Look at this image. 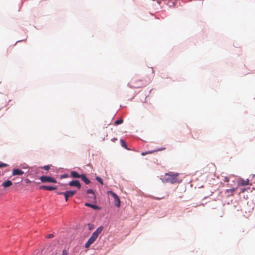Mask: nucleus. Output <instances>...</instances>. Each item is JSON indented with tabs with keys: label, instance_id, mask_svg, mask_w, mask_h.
Returning a JSON list of instances; mask_svg holds the SVG:
<instances>
[{
	"label": "nucleus",
	"instance_id": "obj_1",
	"mask_svg": "<svg viewBox=\"0 0 255 255\" xmlns=\"http://www.w3.org/2000/svg\"><path fill=\"white\" fill-rule=\"evenodd\" d=\"M103 230V227L100 226L92 234L91 237L89 239L85 244V248H89L90 246L93 244L96 240L99 235L101 233Z\"/></svg>",
	"mask_w": 255,
	"mask_h": 255
},
{
	"label": "nucleus",
	"instance_id": "obj_2",
	"mask_svg": "<svg viewBox=\"0 0 255 255\" xmlns=\"http://www.w3.org/2000/svg\"><path fill=\"white\" fill-rule=\"evenodd\" d=\"M146 84V82L138 79L137 77H134L132 78L128 85L130 88H139L145 86Z\"/></svg>",
	"mask_w": 255,
	"mask_h": 255
},
{
	"label": "nucleus",
	"instance_id": "obj_3",
	"mask_svg": "<svg viewBox=\"0 0 255 255\" xmlns=\"http://www.w3.org/2000/svg\"><path fill=\"white\" fill-rule=\"evenodd\" d=\"M178 175V173H174L173 172L166 173L163 178L162 181L164 182H169L174 184L177 181Z\"/></svg>",
	"mask_w": 255,
	"mask_h": 255
},
{
	"label": "nucleus",
	"instance_id": "obj_4",
	"mask_svg": "<svg viewBox=\"0 0 255 255\" xmlns=\"http://www.w3.org/2000/svg\"><path fill=\"white\" fill-rule=\"evenodd\" d=\"M108 195L112 196L115 202V204L117 207H120L121 205L120 199L118 196L112 191H109L107 192Z\"/></svg>",
	"mask_w": 255,
	"mask_h": 255
},
{
	"label": "nucleus",
	"instance_id": "obj_5",
	"mask_svg": "<svg viewBox=\"0 0 255 255\" xmlns=\"http://www.w3.org/2000/svg\"><path fill=\"white\" fill-rule=\"evenodd\" d=\"M40 179L41 181L43 183H57V181L55 179L47 176H41L40 177Z\"/></svg>",
	"mask_w": 255,
	"mask_h": 255
},
{
	"label": "nucleus",
	"instance_id": "obj_6",
	"mask_svg": "<svg viewBox=\"0 0 255 255\" xmlns=\"http://www.w3.org/2000/svg\"><path fill=\"white\" fill-rule=\"evenodd\" d=\"M76 193V191H66L65 192L64 196L65 200L68 201V198L73 197Z\"/></svg>",
	"mask_w": 255,
	"mask_h": 255
},
{
	"label": "nucleus",
	"instance_id": "obj_7",
	"mask_svg": "<svg viewBox=\"0 0 255 255\" xmlns=\"http://www.w3.org/2000/svg\"><path fill=\"white\" fill-rule=\"evenodd\" d=\"M69 185L70 186H75L78 189L81 188V184L78 180H73L69 182Z\"/></svg>",
	"mask_w": 255,
	"mask_h": 255
},
{
	"label": "nucleus",
	"instance_id": "obj_8",
	"mask_svg": "<svg viewBox=\"0 0 255 255\" xmlns=\"http://www.w3.org/2000/svg\"><path fill=\"white\" fill-rule=\"evenodd\" d=\"M40 189H44L48 191H52L57 189L56 187L50 186L42 185L39 187Z\"/></svg>",
	"mask_w": 255,
	"mask_h": 255
},
{
	"label": "nucleus",
	"instance_id": "obj_9",
	"mask_svg": "<svg viewBox=\"0 0 255 255\" xmlns=\"http://www.w3.org/2000/svg\"><path fill=\"white\" fill-rule=\"evenodd\" d=\"M24 173V172L21 170L18 169H14L12 171L13 175H22Z\"/></svg>",
	"mask_w": 255,
	"mask_h": 255
},
{
	"label": "nucleus",
	"instance_id": "obj_10",
	"mask_svg": "<svg viewBox=\"0 0 255 255\" xmlns=\"http://www.w3.org/2000/svg\"><path fill=\"white\" fill-rule=\"evenodd\" d=\"M12 185V182L10 180H7L6 181H5V182H4L2 184V186L4 187V188H7V187H9L10 186H11V185Z\"/></svg>",
	"mask_w": 255,
	"mask_h": 255
},
{
	"label": "nucleus",
	"instance_id": "obj_11",
	"mask_svg": "<svg viewBox=\"0 0 255 255\" xmlns=\"http://www.w3.org/2000/svg\"><path fill=\"white\" fill-rule=\"evenodd\" d=\"M163 149H165V148H162L161 149H158L154 150L148 151H146V152H142L141 153V154L142 156H144V155H145L146 154H151V153H153L154 152H156V151H160V150H163Z\"/></svg>",
	"mask_w": 255,
	"mask_h": 255
},
{
	"label": "nucleus",
	"instance_id": "obj_12",
	"mask_svg": "<svg viewBox=\"0 0 255 255\" xmlns=\"http://www.w3.org/2000/svg\"><path fill=\"white\" fill-rule=\"evenodd\" d=\"M70 175L72 177L74 178H78L81 177V175L75 171H71L70 173Z\"/></svg>",
	"mask_w": 255,
	"mask_h": 255
},
{
	"label": "nucleus",
	"instance_id": "obj_13",
	"mask_svg": "<svg viewBox=\"0 0 255 255\" xmlns=\"http://www.w3.org/2000/svg\"><path fill=\"white\" fill-rule=\"evenodd\" d=\"M249 180L247 179V180H244L243 179H240L239 181V184L241 185V186H245V185H248L249 184Z\"/></svg>",
	"mask_w": 255,
	"mask_h": 255
},
{
	"label": "nucleus",
	"instance_id": "obj_14",
	"mask_svg": "<svg viewBox=\"0 0 255 255\" xmlns=\"http://www.w3.org/2000/svg\"><path fill=\"white\" fill-rule=\"evenodd\" d=\"M80 178L86 184H88L90 183V180L87 178L85 174L81 175Z\"/></svg>",
	"mask_w": 255,
	"mask_h": 255
},
{
	"label": "nucleus",
	"instance_id": "obj_15",
	"mask_svg": "<svg viewBox=\"0 0 255 255\" xmlns=\"http://www.w3.org/2000/svg\"><path fill=\"white\" fill-rule=\"evenodd\" d=\"M236 188H232L230 189H227L226 191V193L228 194V196H233L234 192L236 191Z\"/></svg>",
	"mask_w": 255,
	"mask_h": 255
},
{
	"label": "nucleus",
	"instance_id": "obj_16",
	"mask_svg": "<svg viewBox=\"0 0 255 255\" xmlns=\"http://www.w3.org/2000/svg\"><path fill=\"white\" fill-rule=\"evenodd\" d=\"M87 194L92 195V198L95 200L96 199V195L94 191L92 189H88L87 191Z\"/></svg>",
	"mask_w": 255,
	"mask_h": 255
},
{
	"label": "nucleus",
	"instance_id": "obj_17",
	"mask_svg": "<svg viewBox=\"0 0 255 255\" xmlns=\"http://www.w3.org/2000/svg\"><path fill=\"white\" fill-rule=\"evenodd\" d=\"M85 206L87 207H91L94 209H99L98 206L93 205V204L88 203H85Z\"/></svg>",
	"mask_w": 255,
	"mask_h": 255
},
{
	"label": "nucleus",
	"instance_id": "obj_18",
	"mask_svg": "<svg viewBox=\"0 0 255 255\" xmlns=\"http://www.w3.org/2000/svg\"><path fill=\"white\" fill-rule=\"evenodd\" d=\"M123 123V120L122 119H120V120H117L115 122V125H120V124H121Z\"/></svg>",
	"mask_w": 255,
	"mask_h": 255
},
{
	"label": "nucleus",
	"instance_id": "obj_19",
	"mask_svg": "<svg viewBox=\"0 0 255 255\" xmlns=\"http://www.w3.org/2000/svg\"><path fill=\"white\" fill-rule=\"evenodd\" d=\"M96 180H97L99 183H100V184L101 185H103V180L102 179V178H101L100 177H98V176H97L96 177Z\"/></svg>",
	"mask_w": 255,
	"mask_h": 255
},
{
	"label": "nucleus",
	"instance_id": "obj_20",
	"mask_svg": "<svg viewBox=\"0 0 255 255\" xmlns=\"http://www.w3.org/2000/svg\"><path fill=\"white\" fill-rule=\"evenodd\" d=\"M8 166V164L0 162V168H4Z\"/></svg>",
	"mask_w": 255,
	"mask_h": 255
},
{
	"label": "nucleus",
	"instance_id": "obj_21",
	"mask_svg": "<svg viewBox=\"0 0 255 255\" xmlns=\"http://www.w3.org/2000/svg\"><path fill=\"white\" fill-rule=\"evenodd\" d=\"M121 144L122 145V146L125 147V148H127L126 147V142L123 140V139H121Z\"/></svg>",
	"mask_w": 255,
	"mask_h": 255
},
{
	"label": "nucleus",
	"instance_id": "obj_22",
	"mask_svg": "<svg viewBox=\"0 0 255 255\" xmlns=\"http://www.w3.org/2000/svg\"><path fill=\"white\" fill-rule=\"evenodd\" d=\"M53 237H54V236L53 234H50L47 235L46 237L48 239H50V238H53Z\"/></svg>",
	"mask_w": 255,
	"mask_h": 255
},
{
	"label": "nucleus",
	"instance_id": "obj_23",
	"mask_svg": "<svg viewBox=\"0 0 255 255\" xmlns=\"http://www.w3.org/2000/svg\"><path fill=\"white\" fill-rule=\"evenodd\" d=\"M88 227H89V229L90 230H92V229H93L94 228L93 226L92 225L90 224H89L88 225Z\"/></svg>",
	"mask_w": 255,
	"mask_h": 255
},
{
	"label": "nucleus",
	"instance_id": "obj_24",
	"mask_svg": "<svg viewBox=\"0 0 255 255\" xmlns=\"http://www.w3.org/2000/svg\"><path fill=\"white\" fill-rule=\"evenodd\" d=\"M43 168L46 170H48L50 167L48 165H46L43 167Z\"/></svg>",
	"mask_w": 255,
	"mask_h": 255
},
{
	"label": "nucleus",
	"instance_id": "obj_25",
	"mask_svg": "<svg viewBox=\"0 0 255 255\" xmlns=\"http://www.w3.org/2000/svg\"><path fill=\"white\" fill-rule=\"evenodd\" d=\"M56 193L58 195H63L64 196V194H65V192H56Z\"/></svg>",
	"mask_w": 255,
	"mask_h": 255
},
{
	"label": "nucleus",
	"instance_id": "obj_26",
	"mask_svg": "<svg viewBox=\"0 0 255 255\" xmlns=\"http://www.w3.org/2000/svg\"><path fill=\"white\" fill-rule=\"evenodd\" d=\"M62 255H68V253L66 250L63 251Z\"/></svg>",
	"mask_w": 255,
	"mask_h": 255
},
{
	"label": "nucleus",
	"instance_id": "obj_27",
	"mask_svg": "<svg viewBox=\"0 0 255 255\" xmlns=\"http://www.w3.org/2000/svg\"><path fill=\"white\" fill-rule=\"evenodd\" d=\"M224 181L225 182H229V178H228V177H225L224 178Z\"/></svg>",
	"mask_w": 255,
	"mask_h": 255
},
{
	"label": "nucleus",
	"instance_id": "obj_28",
	"mask_svg": "<svg viewBox=\"0 0 255 255\" xmlns=\"http://www.w3.org/2000/svg\"><path fill=\"white\" fill-rule=\"evenodd\" d=\"M30 182L31 181H30V180L29 179H25V182L26 183H30Z\"/></svg>",
	"mask_w": 255,
	"mask_h": 255
},
{
	"label": "nucleus",
	"instance_id": "obj_29",
	"mask_svg": "<svg viewBox=\"0 0 255 255\" xmlns=\"http://www.w3.org/2000/svg\"><path fill=\"white\" fill-rule=\"evenodd\" d=\"M92 195H90V197L92 198Z\"/></svg>",
	"mask_w": 255,
	"mask_h": 255
}]
</instances>
